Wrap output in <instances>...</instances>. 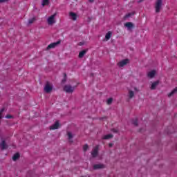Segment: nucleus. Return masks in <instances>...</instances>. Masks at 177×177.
Listing matches in <instances>:
<instances>
[{"mask_svg": "<svg viewBox=\"0 0 177 177\" xmlns=\"http://www.w3.org/2000/svg\"><path fill=\"white\" fill-rule=\"evenodd\" d=\"M159 84H160L159 80L153 82L151 85L150 89H151L152 91H154V89H156V88H157V86H158Z\"/></svg>", "mask_w": 177, "mask_h": 177, "instance_id": "8", "label": "nucleus"}, {"mask_svg": "<svg viewBox=\"0 0 177 177\" xmlns=\"http://www.w3.org/2000/svg\"><path fill=\"white\" fill-rule=\"evenodd\" d=\"M68 139H73V134L71 132H68Z\"/></svg>", "mask_w": 177, "mask_h": 177, "instance_id": "26", "label": "nucleus"}, {"mask_svg": "<svg viewBox=\"0 0 177 177\" xmlns=\"http://www.w3.org/2000/svg\"><path fill=\"white\" fill-rule=\"evenodd\" d=\"M113 103V98H109L107 100V104H111Z\"/></svg>", "mask_w": 177, "mask_h": 177, "instance_id": "24", "label": "nucleus"}, {"mask_svg": "<svg viewBox=\"0 0 177 177\" xmlns=\"http://www.w3.org/2000/svg\"><path fill=\"white\" fill-rule=\"evenodd\" d=\"M133 96H135V93H133V91L129 90V99H132V97H133Z\"/></svg>", "mask_w": 177, "mask_h": 177, "instance_id": "20", "label": "nucleus"}, {"mask_svg": "<svg viewBox=\"0 0 177 177\" xmlns=\"http://www.w3.org/2000/svg\"><path fill=\"white\" fill-rule=\"evenodd\" d=\"M143 1V0H140L138 2H142Z\"/></svg>", "mask_w": 177, "mask_h": 177, "instance_id": "36", "label": "nucleus"}, {"mask_svg": "<svg viewBox=\"0 0 177 177\" xmlns=\"http://www.w3.org/2000/svg\"><path fill=\"white\" fill-rule=\"evenodd\" d=\"M35 19V18H32V19H30L28 20V23L29 24H32V23H34Z\"/></svg>", "mask_w": 177, "mask_h": 177, "instance_id": "25", "label": "nucleus"}, {"mask_svg": "<svg viewBox=\"0 0 177 177\" xmlns=\"http://www.w3.org/2000/svg\"><path fill=\"white\" fill-rule=\"evenodd\" d=\"M111 138H113L112 134H107L102 136V139H104V140L111 139Z\"/></svg>", "mask_w": 177, "mask_h": 177, "instance_id": "18", "label": "nucleus"}, {"mask_svg": "<svg viewBox=\"0 0 177 177\" xmlns=\"http://www.w3.org/2000/svg\"><path fill=\"white\" fill-rule=\"evenodd\" d=\"M59 121L55 122V123L54 124H53L52 126L50 127V129H57V128H59Z\"/></svg>", "mask_w": 177, "mask_h": 177, "instance_id": "13", "label": "nucleus"}, {"mask_svg": "<svg viewBox=\"0 0 177 177\" xmlns=\"http://www.w3.org/2000/svg\"><path fill=\"white\" fill-rule=\"evenodd\" d=\"M0 147L2 150H5V149H7L8 146L6 145V142L5 140H3L1 142H0Z\"/></svg>", "mask_w": 177, "mask_h": 177, "instance_id": "11", "label": "nucleus"}, {"mask_svg": "<svg viewBox=\"0 0 177 177\" xmlns=\"http://www.w3.org/2000/svg\"><path fill=\"white\" fill-rule=\"evenodd\" d=\"M55 17H56V13L51 15L47 19V23L49 26H53V24H55V23H56V19H55Z\"/></svg>", "mask_w": 177, "mask_h": 177, "instance_id": "3", "label": "nucleus"}, {"mask_svg": "<svg viewBox=\"0 0 177 177\" xmlns=\"http://www.w3.org/2000/svg\"><path fill=\"white\" fill-rule=\"evenodd\" d=\"M94 0H89V2H91V3H93Z\"/></svg>", "mask_w": 177, "mask_h": 177, "instance_id": "35", "label": "nucleus"}, {"mask_svg": "<svg viewBox=\"0 0 177 177\" xmlns=\"http://www.w3.org/2000/svg\"><path fill=\"white\" fill-rule=\"evenodd\" d=\"M66 75L64 74V79L62 80V82H66Z\"/></svg>", "mask_w": 177, "mask_h": 177, "instance_id": "31", "label": "nucleus"}, {"mask_svg": "<svg viewBox=\"0 0 177 177\" xmlns=\"http://www.w3.org/2000/svg\"><path fill=\"white\" fill-rule=\"evenodd\" d=\"M41 5L42 6H45L46 5H49V0H43Z\"/></svg>", "mask_w": 177, "mask_h": 177, "instance_id": "21", "label": "nucleus"}, {"mask_svg": "<svg viewBox=\"0 0 177 177\" xmlns=\"http://www.w3.org/2000/svg\"><path fill=\"white\" fill-rule=\"evenodd\" d=\"M74 89H75V86H73L70 84H67L64 86V92H66V93H73L74 92Z\"/></svg>", "mask_w": 177, "mask_h": 177, "instance_id": "2", "label": "nucleus"}, {"mask_svg": "<svg viewBox=\"0 0 177 177\" xmlns=\"http://www.w3.org/2000/svg\"><path fill=\"white\" fill-rule=\"evenodd\" d=\"M69 17L71 19V20H73V21H75L77 20V15L73 12H69Z\"/></svg>", "mask_w": 177, "mask_h": 177, "instance_id": "10", "label": "nucleus"}, {"mask_svg": "<svg viewBox=\"0 0 177 177\" xmlns=\"http://www.w3.org/2000/svg\"><path fill=\"white\" fill-rule=\"evenodd\" d=\"M97 154H99V145L95 146L91 151V156L93 158L97 157Z\"/></svg>", "mask_w": 177, "mask_h": 177, "instance_id": "4", "label": "nucleus"}, {"mask_svg": "<svg viewBox=\"0 0 177 177\" xmlns=\"http://www.w3.org/2000/svg\"><path fill=\"white\" fill-rule=\"evenodd\" d=\"M59 44H60V41H57V42L52 43V44H49L46 48L47 50H49V49H53V48H56V46H57V45H59Z\"/></svg>", "mask_w": 177, "mask_h": 177, "instance_id": "6", "label": "nucleus"}, {"mask_svg": "<svg viewBox=\"0 0 177 177\" xmlns=\"http://www.w3.org/2000/svg\"><path fill=\"white\" fill-rule=\"evenodd\" d=\"M104 168V165L103 164H96L93 166V169H102Z\"/></svg>", "mask_w": 177, "mask_h": 177, "instance_id": "9", "label": "nucleus"}, {"mask_svg": "<svg viewBox=\"0 0 177 177\" xmlns=\"http://www.w3.org/2000/svg\"><path fill=\"white\" fill-rule=\"evenodd\" d=\"M149 78H154V75H156V71H151L147 74Z\"/></svg>", "mask_w": 177, "mask_h": 177, "instance_id": "15", "label": "nucleus"}, {"mask_svg": "<svg viewBox=\"0 0 177 177\" xmlns=\"http://www.w3.org/2000/svg\"><path fill=\"white\" fill-rule=\"evenodd\" d=\"M88 145H85L84 147H83V150L84 151H86L88 150Z\"/></svg>", "mask_w": 177, "mask_h": 177, "instance_id": "27", "label": "nucleus"}, {"mask_svg": "<svg viewBox=\"0 0 177 177\" xmlns=\"http://www.w3.org/2000/svg\"><path fill=\"white\" fill-rule=\"evenodd\" d=\"M19 158H20V154L19 153L14 154V156H12V160L14 161H17V160H19Z\"/></svg>", "mask_w": 177, "mask_h": 177, "instance_id": "16", "label": "nucleus"}, {"mask_svg": "<svg viewBox=\"0 0 177 177\" xmlns=\"http://www.w3.org/2000/svg\"><path fill=\"white\" fill-rule=\"evenodd\" d=\"M9 0H0V3H5V2H8Z\"/></svg>", "mask_w": 177, "mask_h": 177, "instance_id": "30", "label": "nucleus"}, {"mask_svg": "<svg viewBox=\"0 0 177 177\" xmlns=\"http://www.w3.org/2000/svg\"><path fill=\"white\" fill-rule=\"evenodd\" d=\"M112 131H113V132H115V133H117V132H118L115 129H112Z\"/></svg>", "mask_w": 177, "mask_h": 177, "instance_id": "33", "label": "nucleus"}, {"mask_svg": "<svg viewBox=\"0 0 177 177\" xmlns=\"http://www.w3.org/2000/svg\"><path fill=\"white\" fill-rule=\"evenodd\" d=\"M110 38H111V32H108L106 35H105V39L106 41H109V39H110Z\"/></svg>", "mask_w": 177, "mask_h": 177, "instance_id": "19", "label": "nucleus"}, {"mask_svg": "<svg viewBox=\"0 0 177 177\" xmlns=\"http://www.w3.org/2000/svg\"><path fill=\"white\" fill-rule=\"evenodd\" d=\"M134 91H136V92H139V90L136 87H134Z\"/></svg>", "mask_w": 177, "mask_h": 177, "instance_id": "32", "label": "nucleus"}, {"mask_svg": "<svg viewBox=\"0 0 177 177\" xmlns=\"http://www.w3.org/2000/svg\"><path fill=\"white\" fill-rule=\"evenodd\" d=\"M124 27H127L128 30H132V28H133V24L131 22H127L124 24Z\"/></svg>", "mask_w": 177, "mask_h": 177, "instance_id": "12", "label": "nucleus"}, {"mask_svg": "<svg viewBox=\"0 0 177 177\" xmlns=\"http://www.w3.org/2000/svg\"><path fill=\"white\" fill-rule=\"evenodd\" d=\"M4 111V109H2L1 111H0V119L2 118V113H3Z\"/></svg>", "mask_w": 177, "mask_h": 177, "instance_id": "29", "label": "nucleus"}, {"mask_svg": "<svg viewBox=\"0 0 177 177\" xmlns=\"http://www.w3.org/2000/svg\"><path fill=\"white\" fill-rule=\"evenodd\" d=\"M129 63V59H126L120 61L118 63V67H124V66H127Z\"/></svg>", "mask_w": 177, "mask_h": 177, "instance_id": "5", "label": "nucleus"}, {"mask_svg": "<svg viewBox=\"0 0 177 177\" xmlns=\"http://www.w3.org/2000/svg\"><path fill=\"white\" fill-rule=\"evenodd\" d=\"M109 147H113V144L110 143L109 144Z\"/></svg>", "mask_w": 177, "mask_h": 177, "instance_id": "34", "label": "nucleus"}, {"mask_svg": "<svg viewBox=\"0 0 177 177\" xmlns=\"http://www.w3.org/2000/svg\"><path fill=\"white\" fill-rule=\"evenodd\" d=\"M133 15H134V13H128L124 16V19H128V17H131V16H133Z\"/></svg>", "mask_w": 177, "mask_h": 177, "instance_id": "23", "label": "nucleus"}, {"mask_svg": "<svg viewBox=\"0 0 177 177\" xmlns=\"http://www.w3.org/2000/svg\"><path fill=\"white\" fill-rule=\"evenodd\" d=\"M177 92V87H176L170 93L168 94V97H171V96H173Z\"/></svg>", "mask_w": 177, "mask_h": 177, "instance_id": "17", "label": "nucleus"}, {"mask_svg": "<svg viewBox=\"0 0 177 177\" xmlns=\"http://www.w3.org/2000/svg\"><path fill=\"white\" fill-rule=\"evenodd\" d=\"M162 6V0H157L155 3L156 13H160V12H161Z\"/></svg>", "mask_w": 177, "mask_h": 177, "instance_id": "1", "label": "nucleus"}, {"mask_svg": "<svg viewBox=\"0 0 177 177\" xmlns=\"http://www.w3.org/2000/svg\"><path fill=\"white\" fill-rule=\"evenodd\" d=\"M52 89H53V87H52L50 84H49V82H47L44 87L45 92H46V93H49V92H50Z\"/></svg>", "mask_w": 177, "mask_h": 177, "instance_id": "7", "label": "nucleus"}, {"mask_svg": "<svg viewBox=\"0 0 177 177\" xmlns=\"http://www.w3.org/2000/svg\"><path fill=\"white\" fill-rule=\"evenodd\" d=\"M6 118H7V119H10V118H13V116H12V115H7L6 116Z\"/></svg>", "mask_w": 177, "mask_h": 177, "instance_id": "28", "label": "nucleus"}, {"mask_svg": "<svg viewBox=\"0 0 177 177\" xmlns=\"http://www.w3.org/2000/svg\"><path fill=\"white\" fill-rule=\"evenodd\" d=\"M132 124L135 125V127H138V119L133 120Z\"/></svg>", "mask_w": 177, "mask_h": 177, "instance_id": "22", "label": "nucleus"}, {"mask_svg": "<svg viewBox=\"0 0 177 177\" xmlns=\"http://www.w3.org/2000/svg\"><path fill=\"white\" fill-rule=\"evenodd\" d=\"M86 52H88L87 50H82V51L79 53V57H80V59H82V57H84V56H85V55L86 54Z\"/></svg>", "mask_w": 177, "mask_h": 177, "instance_id": "14", "label": "nucleus"}]
</instances>
